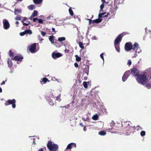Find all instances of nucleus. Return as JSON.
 I'll return each instance as SVG.
<instances>
[{
	"label": "nucleus",
	"mask_w": 151,
	"mask_h": 151,
	"mask_svg": "<svg viewBox=\"0 0 151 151\" xmlns=\"http://www.w3.org/2000/svg\"><path fill=\"white\" fill-rule=\"evenodd\" d=\"M74 66H75L76 67V68H77V67H78V64L77 63H74Z\"/></svg>",
	"instance_id": "nucleus-54"
},
{
	"label": "nucleus",
	"mask_w": 151,
	"mask_h": 151,
	"mask_svg": "<svg viewBox=\"0 0 151 151\" xmlns=\"http://www.w3.org/2000/svg\"><path fill=\"white\" fill-rule=\"evenodd\" d=\"M43 150L42 148H41L40 149H39L38 151H43Z\"/></svg>",
	"instance_id": "nucleus-63"
},
{
	"label": "nucleus",
	"mask_w": 151,
	"mask_h": 151,
	"mask_svg": "<svg viewBox=\"0 0 151 151\" xmlns=\"http://www.w3.org/2000/svg\"><path fill=\"white\" fill-rule=\"evenodd\" d=\"M52 44L56 46L57 47H58V46L59 45L58 43L57 42H54V43H52Z\"/></svg>",
	"instance_id": "nucleus-50"
},
{
	"label": "nucleus",
	"mask_w": 151,
	"mask_h": 151,
	"mask_svg": "<svg viewBox=\"0 0 151 151\" xmlns=\"http://www.w3.org/2000/svg\"><path fill=\"white\" fill-rule=\"evenodd\" d=\"M37 11L36 10L34 11L33 13L31 15V17H33L36 16L37 15Z\"/></svg>",
	"instance_id": "nucleus-24"
},
{
	"label": "nucleus",
	"mask_w": 151,
	"mask_h": 151,
	"mask_svg": "<svg viewBox=\"0 0 151 151\" xmlns=\"http://www.w3.org/2000/svg\"><path fill=\"white\" fill-rule=\"evenodd\" d=\"M51 80L52 81H56L58 83H61V81L60 79H57V78H56L55 77H52L51 78Z\"/></svg>",
	"instance_id": "nucleus-20"
},
{
	"label": "nucleus",
	"mask_w": 151,
	"mask_h": 151,
	"mask_svg": "<svg viewBox=\"0 0 151 151\" xmlns=\"http://www.w3.org/2000/svg\"><path fill=\"white\" fill-rule=\"evenodd\" d=\"M64 21V19H63L62 20H60L59 21H57L56 22V23L58 25H61L63 24Z\"/></svg>",
	"instance_id": "nucleus-17"
},
{
	"label": "nucleus",
	"mask_w": 151,
	"mask_h": 151,
	"mask_svg": "<svg viewBox=\"0 0 151 151\" xmlns=\"http://www.w3.org/2000/svg\"><path fill=\"white\" fill-rule=\"evenodd\" d=\"M145 134V131H143L140 132V135L142 136H143Z\"/></svg>",
	"instance_id": "nucleus-38"
},
{
	"label": "nucleus",
	"mask_w": 151,
	"mask_h": 151,
	"mask_svg": "<svg viewBox=\"0 0 151 151\" xmlns=\"http://www.w3.org/2000/svg\"><path fill=\"white\" fill-rule=\"evenodd\" d=\"M52 31L53 32H55V29L54 28H52Z\"/></svg>",
	"instance_id": "nucleus-60"
},
{
	"label": "nucleus",
	"mask_w": 151,
	"mask_h": 151,
	"mask_svg": "<svg viewBox=\"0 0 151 151\" xmlns=\"http://www.w3.org/2000/svg\"><path fill=\"white\" fill-rule=\"evenodd\" d=\"M26 34V32L25 31L23 32H21L20 33V35L21 36H23Z\"/></svg>",
	"instance_id": "nucleus-44"
},
{
	"label": "nucleus",
	"mask_w": 151,
	"mask_h": 151,
	"mask_svg": "<svg viewBox=\"0 0 151 151\" xmlns=\"http://www.w3.org/2000/svg\"><path fill=\"white\" fill-rule=\"evenodd\" d=\"M124 0H115L114 1V3L115 4V5H116V10L117 9V7L116 6V4L122 3L123 1Z\"/></svg>",
	"instance_id": "nucleus-16"
},
{
	"label": "nucleus",
	"mask_w": 151,
	"mask_h": 151,
	"mask_svg": "<svg viewBox=\"0 0 151 151\" xmlns=\"http://www.w3.org/2000/svg\"><path fill=\"white\" fill-rule=\"evenodd\" d=\"M5 84V81H3L0 84L1 85H4Z\"/></svg>",
	"instance_id": "nucleus-55"
},
{
	"label": "nucleus",
	"mask_w": 151,
	"mask_h": 151,
	"mask_svg": "<svg viewBox=\"0 0 151 151\" xmlns=\"http://www.w3.org/2000/svg\"><path fill=\"white\" fill-rule=\"evenodd\" d=\"M9 55L11 57H12L13 56V53L12 52L11 50L9 51Z\"/></svg>",
	"instance_id": "nucleus-51"
},
{
	"label": "nucleus",
	"mask_w": 151,
	"mask_h": 151,
	"mask_svg": "<svg viewBox=\"0 0 151 151\" xmlns=\"http://www.w3.org/2000/svg\"><path fill=\"white\" fill-rule=\"evenodd\" d=\"M108 15V13L104 12L101 13H99L98 15L99 18L97 19H100L101 20H102V19H101L102 17H106Z\"/></svg>",
	"instance_id": "nucleus-13"
},
{
	"label": "nucleus",
	"mask_w": 151,
	"mask_h": 151,
	"mask_svg": "<svg viewBox=\"0 0 151 151\" xmlns=\"http://www.w3.org/2000/svg\"><path fill=\"white\" fill-rule=\"evenodd\" d=\"M16 100L14 99H13L12 100H8L5 103V106H8L9 104L12 105V107L14 108L16 107L15 104Z\"/></svg>",
	"instance_id": "nucleus-4"
},
{
	"label": "nucleus",
	"mask_w": 151,
	"mask_h": 151,
	"mask_svg": "<svg viewBox=\"0 0 151 151\" xmlns=\"http://www.w3.org/2000/svg\"><path fill=\"white\" fill-rule=\"evenodd\" d=\"M88 69H87L85 72V73L88 76Z\"/></svg>",
	"instance_id": "nucleus-52"
},
{
	"label": "nucleus",
	"mask_w": 151,
	"mask_h": 151,
	"mask_svg": "<svg viewBox=\"0 0 151 151\" xmlns=\"http://www.w3.org/2000/svg\"><path fill=\"white\" fill-rule=\"evenodd\" d=\"M106 134V132L104 131H100L99 132V134L101 135H104Z\"/></svg>",
	"instance_id": "nucleus-30"
},
{
	"label": "nucleus",
	"mask_w": 151,
	"mask_h": 151,
	"mask_svg": "<svg viewBox=\"0 0 151 151\" xmlns=\"http://www.w3.org/2000/svg\"><path fill=\"white\" fill-rule=\"evenodd\" d=\"M79 46L82 49L84 48V47L83 46V43L81 42H80L78 43Z\"/></svg>",
	"instance_id": "nucleus-33"
},
{
	"label": "nucleus",
	"mask_w": 151,
	"mask_h": 151,
	"mask_svg": "<svg viewBox=\"0 0 151 151\" xmlns=\"http://www.w3.org/2000/svg\"><path fill=\"white\" fill-rule=\"evenodd\" d=\"M27 19V18L26 17H24L23 19L21 21V22L22 23L26 21Z\"/></svg>",
	"instance_id": "nucleus-42"
},
{
	"label": "nucleus",
	"mask_w": 151,
	"mask_h": 151,
	"mask_svg": "<svg viewBox=\"0 0 151 151\" xmlns=\"http://www.w3.org/2000/svg\"><path fill=\"white\" fill-rule=\"evenodd\" d=\"M7 64L8 66L9 67H11L12 66V63L11 59L9 58L7 60Z\"/></svg>",
	"instance_id": "nucleus-19"
},
{
	"label": "nucleus",
	"mask_w": 151,
	"mask_h": 151,
	"mask_svg": "<svg viewBox=\"0 0 151 151\" xmlns=\"http://www.w3.org/2000/svg\"><path fill=\"white\" fill-rule=\"evenodd\" d=\"M49 103V104L50 105L53 106L54 105V103L52 100H50Z\"/></svg>",
	"instance_id": "nucleus-46"
},
{
	"label": "nucleus",
	"mask_w": 151,
	"mask_h": 151,
	"mask_svg": "<svg viewBox=\"0 0 151 151\" xmlns=\"http://www.w3.org/2000/svg\"><path fill=\"white\" fill-rule=\"evenodd\" d=\"M148 82H146L144 86L147 89H150L151 88V83Z\"/></svg>",
	"instance_id": "nucleus-18"
},
{
	"label": "nucleus",
	"mask_w": 151,
	"mask_h": 151,
	"mask_svg": "<svg viewBox=\"0 0 151 151\" xmlns=\"http://www.w3.org/2000/svg\"><path fill=\"white\" fill-rule=\"evenodd\" d=\"M98 116L97 114L94 115L92 117V119L94 120H96L98 119Z\"/></svg>",
	"instance_id": "nucleus-28"
},
{
	"label": "nucleus",
	"mask_w": 151,
	"mask_h": 151,
	"mask_svg": "<svg viewBox=\"0 0 151 151\" xmlns=\"http://www.w3.org/2000/svg\"><path fill=\"white\" fill-rule=\"evenodd\" d=\"M15 23H16V24H17L16 26L17 27H18V26H19L18 24H19V22L18 21H16V22Z\"/></svg>",
	"instance_id": "nucleus-56"
},
{
	"label": "nucleus",
	"mask_w": 151,
	"mask_h": 151,
	"mask_svg": "<svg viewBox=\"0 0 151 151\" xmlns=\"http://www.w3.org/2000/svg\"><path fill=\"white\" fill-rule=\"evenodd\" d=\"M75 57L76 58V60L77 61L79 62L81 60V58L79 57L77 55H76Z\"/></svg>",
	"instance_id": "nucleus-29"
},
{
	"label": "nucleus",
	"mask_w": 151,
	"mask_h": 151,
	"mask_svg": "<svg viewBox=\"0 0 151 151\" xmlns=\"http://www.w3.org/2000/svg\"><path fill=\"white\" fill-rule=\"evenodd\" d=\"M83 130L84 131H85L86 130V128L85 126H84V128H83Z\"/></svg>",
	"instance_id": "nucleus-59"
},
{
	"label": "nucleus",
	"mask_w": 151,
	"mask_h": 151,
	"mask_svg": "<svg viewBox=\"0 0 151 151\" xmlns=\"http://www.w3.org/2000/svg\"><path fill=\"white\" fill-rule=\"evenodd\" d=\"M40 32L42 35L43 36H45L46 34V33L45 32H43L42 31H41Z\"/></svg>",
	"instance_id": "nucleus-41"
},
{
	"label": "nucleus",
	"mask_w": 151,
	"mask_h": 151,
	"mask_svg": "<svg viewBox=\"0 0 151 151\" xmlns=\"http://www.w3.org/2000/svg\"><path fill=\"white\" fill-rule=\"evenodd\" d=\"M148 29L147 28H145V30L146 32L147 33L148 32L150 34V35L151 36V31L150 30H149L148 31Z\"/></svg>",
	"instance_id": "nucleus-39"
},
{
	"label": "nucleus",
	"mask_w": 151,
	"mask_h": 151,
	"mask_svg": "<svg viewBox=\"0 0 151 151\" xmlns=\"http://www.w3.org/2000/svg\"><path fill=\"white\" fill-rule=\"evenodd\" d=\"M62 55L59 52H53L52 54V58L54 59H56L62 56Z\"/></svg>",
	"instance_id": "nucleus-9"
},
{
	"label": "nucleus",
	"mask_w": 151,
	"mask_h": 151,
	"mask_svg": "<svg viewBox=\"0 0 151 151\" xmlns=\"http://www.w3.org/2000/svg\"><path fill=\"white\" fill-rule=\"evenodd\" d=\"M22 23L24 25L27 26H28L29 24H31V23L30 21H27V23L23 22Z\"/></svg>",
	"instance_id": "nucleus-36"
},
{
	"label": "nucleus",
	"mask_w": 151,
	"mask_h": 151,
	"mask_svg": "<svg viewBox=\"0 0 151 151\" xmlns=\"http://www.w3.org/2000/svg\"><path fill=\"white\" fill-rule=\"evenodd\" d=\"M150 79H148L144 73L139 74L137 76L136 80L137 82L140 84L144 85L146 82H148Z\"/></svg>",
	"instance_id": "nucleus-1"
},
{
	"label": "nucleus",
	"mask_w": 151,
	"mask_h": 151,
	"mask_svg": "<svg viewBox=\"0 0 151 151\" xmlns=\"http://www.w3.org/2000/svg\"><path fill=\"white\" fill-rule=\"evenodd\" d=\"M47 82H49V81L48 80L47 78H45L42 79V81H40V83H42L43 82V84L45 83H46Z\"/></svg>",
	"instance_id": "nucleus-22"
},
{
	"label": "nucleus",
	"mask_w": 151,
	"mask_h": 151,
	"mask_svg": "<svg viewBox=\"0 0 151 151\" xmlns=\"http://www.w3.org/2000/svg\"><path fill=\"white\" fill-rule=\"evenodd\" d=\"M65 39V37H62L59 38L58 39V40L59 42H61L62 41H64Z\"/></svg>",
	"instance_id": "nucleus-31"
},
{
	"label": "nucleus",
	"mask_w": 151,
	"mask_h": 151,
	"mask_svg": "<svg viewBox=\"0 0 151 151\" xmlns=\"http://www.w3.org/2000/svg\"><path fill=\"white\" fill-rule=\"evenodd\" d=\"M27 8L29 10H32L35 8V6L34 5H31L28 6Z\"/></svg>",
	"instance_id": "nucleus-21"
},
{
	"label": "nucleus",
	"mask_w": 151,
	"mask_h": 151,
	"mask_svg": "<svg viewBox=\"0 0 151 151\" xmlns=\"http://www.w3.org/2000/svg\"><path fill=\"white\" fill-rule=\"evenodd\" d=\"M21 16L20 15L17 16L15 18L16 20H21Z\"/></svg>",
	"instance_id": "nucleus-34"
},
{
	"label": "nucleus",
	"mask_w": 151,
	"mask_h": 151,
	"mask_svg": "<svg viewBox=\"0 0 151 151\" xmlns=\"http://www.w3.org/2000/svg\"><path fill=\"white\" fill-rule=\"evenodd\" d=\"M130 70L126 71L123 75L122 77V80L123 82L125 81L127 79L128 77L130 75Z\"/></svg>",
	"instance_id": "nucleus-8"
},
{
	"label": "nucleus",
	"mask_w": 151,
	"mask_h": 151,
	"mask_svg": "<svg viewBox=\"0 0 151 151\" xmlns=\"http://www.w3.org/2000/svg\"><path fill=\"white\" fill-rule=\"evenodd\" d=\"M49 151H56L58 148V145L51 141H49L47 145Z\"/></svg>",
	"instance_id": "nucleus-2"
},
{
	"label": "nucleus",
	"mask_w": 151,
	"mask_h": 151,
	"mask_svg": "<svg viewBox=\"0 0 151 151\" xmlns=\"http://www.w3.org/2000/svg\"><path fill=\"white\" fill-rule=\"evenodd\" d=\"M80 125L81 126V127H83V126H84V125H83V124L82 123H80Z\"/></svg>",
	"instance_id": "nucleus-57"
},
{
	"label": "nucleus",
	"mask_w": 151,
	"mask_h": 151,
	"mask_svg": "<svg viewBox=\"0 0 151 151\" xmlns=\"http://www.w3.org/2000/svg\"><path fill=\"white\" fill-rule=\"evenodd\" d=\"M89 82H84L83 83V86L84 87L86 88H87V86H88V84L87 83H88Z\"/></svg>",
	"instance_id": "nucleus-32"
},
{
	"label": "nucleus",
	"mask_w": 151,
	"mask_h": 151,
	"mask_svg": "<svg viewBox=\"0 0 151 151\" xmlns=\"http://www.w3.org/2000/svg\"><path fill=\"white\" fill-rule=\"evenodd\" d=\"M33 1L35 4H38L41 3L42 0H33Z\"/></svg>",
	"instance_id": "nucleus-26"
},
{
	"label": "nucleus",
	"mask_w": 151,
	"mask_h": 151,
	"mask_svg": "<svg viewBox=\"0 0 151 151\" xmlns=\"http://www.w3.org/2000/svg\"><path fill=\"white\" fill-rule=\"evenodd\" d=\"M29 50L32 53H35L37 51L36 49V43H35L28 46Z\"/></svg>",
	"instance_id": "nucleus-5"
},
{
	"label": "nucleus",
	"mask_w": 151,
	"mask_h": 151,
	"mask_svg": "<svg viewBox=\"0 0 151 151\" xmlns=\"http://www.w3.org/2000/svg\"><path fill=\"white\" fill-rule=\"evenodd\" d=\"M132 49L135 51V52L136 53L137 52L139 53L141 52L139 48V45L137 43H134L133 47L132 46Z\"/></svg>",
	"instance_id": "nucleus-7"
},
{
	"label": "nucleus",
	"mask_w": 151,
	"mask_h": 151,
	"mask_svg": "<svg viewBox=\"0 0 151 151\" xmlns=\"http://www.w3.org/2000/svg\"><path fill=\"white\" fill-rule=\"evenodd\" d=\"M73 147L75 148L76 147V144L73 143H71L67 146L66 149H70L72 148V147Z\"/></svg>",
	"instance_id": "nucleus-15"
},
{
	"label": "nucleus",
	"mask_w": 151,
	"mask_h": 151,
	"mask_svg": "<svg viewBox=\"0 0 151 151\" xmlns=\"http://www.w3.org/2000/svg\"><path fill=\"white\" fill-rule=\"evenodd\" d=\"M131 64H132L131 61L130 60H128L127 64L129 65H131Z\"/></svg>",
	"instance_id": "nucleus-45"
},
{
	"label": "nucleus",
	"mask_w": 151,
	"mask_h": 151,
	"mask_svg": "<svg viewBox=\"0 0 151 151\" xmlns=\"http://www.w3.org/2000/svg\"><path fill=\"white\" fill-rule=\"evenodd\" d=\"M122 37V34H120L117 36L114 41V44L116 50L118 52H119L120 51V48L118 44L121 42Z\"/></svg>",
	"instance_id": "nucleus-3"
},
{
	"label": "nucleus",
	"mask_w": 151,
	"mask_h": 151,
	"mask_svg": "<svg viewBox=\"0 0 151 151\" xmlns=\"http://www.w3.org/2000/svg\"><path fill=\"white\" fill-rule=\"evenodd\" d=\"M38 21L39 23L42 24L43 23V21L42 19H38Z\"/></svg>",
	"instance_id": "nucleus-48"
},
{
	"label": "nucleus",
	"mask_w": 151,
	"mask_h": 151,
	"mask_svg": "<svg viewBox=\"0 0 151 151\" xmlns=\"http://www.w3.org/2000/svg\"><path fill=\"white\" fill-rule=\"evenodd\" d=\"M38 19L37 18H34L33 19V21L34 22H35L36 20H38Z\"/></svg>",
	"instance_id": "nucleus-53"
},
{
	"label": "nucleus",
	"mask_w": 151,
	"mask_h": 151,
	"mask_svg": "<svg viewBox=\"0 0 151 151\" xmlns=\"http://www.w3.org/2000/svg\"><path fill=\"white\" fill-rule=\"evenodd\" d=\"M91 39L92 40H97L98 38L96 36H93L91 38Z\"/></svg>",
	"instance_id": "nucleus-47"
},
{
	"label": "nucleus",
	"mask_w": 151,
	"mask_h": 151,
	"mask_svg": "<svg viewBox=\"0 0 151 151\" xmlns=\"http://www.w3.org/2000/svg\"><path fill=\"white\" fill-rule=\"evenodd\" d=\"M101 1H102V3H103V4H104V3L105 2V0H101Z\"/></svg>",
	"instance_id": "nucleus-64"
},
{
	"label": "nucleus",
	"mask_w": 151,
	"mask_h": 151,
	"mask_svg": "<svg viewBox=\"0 0 151 151\" xmlns=\"http://www.w3.org/2000/svg\"><path fill=\"white\" fill-rule=\"evenodd\" d=\"M3 27L5 29H8L10 27V24L8 20L6 19H4L3 20Z\"/></svg>",
	"instance_id": "nucleus-6"
},
{
	"label": "nucleus",
	"mask_w": 151,
	"mask_h": 151,
	"mask_svg": "<svg viewBox=\"0 0 151 151\" xmlns=\"http://www.w3.org/2000/svg\"><path fill=\"white\" fill-rule=\"evenodd\" d=\"M23 58V57L20 55L15 56L13 59L15 61H21Z\"/></svg>",
	"instance_id": "nucleus-14"
},
{
	"label": "nucleus",
	"mask_w": 151,
	"mask_h": 151,
	"mask_svg": "<svg viewBox=\"0 0 151 151\" xmlns=\"http://www.w3.org/2000/svg\"><path fill=\"white\" fill-rule=\"evenodd\" d=\"M25 32H26V34H28L29 35H31L32 33V31L30 29H27L25 31Z\"/></svg>",
	"instance_id": "nucleus-27"
},
{
	"label": "nucleus",
	"mask_w": 151,
	"mask_h": 151,
	"mask_svg": "<svg viewBox=\"0 0 151 151\" xmlns=\"http://www.w3.org/2000/svg\"><path fill=\"white\" fill-rule=\"evenodd\" d=\"M69 12L70 15H71V16H73V11H72L71 8L69 9Z\"/></svg>",
	"instance_id": "nucleus-35"
},
{
	"label": "nucleus",
	"mask_w": 151,
	"mask_h": 151,
	"mask_svg": "<svg viewBox=\"0 0 151 151\" xmlns=\"http://www.w3.org/2000/svg\"><path fill=\"white\" fill-rule=\"evenodd\" d=\"M37 37L39 39H40L41 38L40 35H38Z\"/></svg>",
	"instance_id": "nucleus-61"
},
{
	"label": "nucleus",
	"mask_w": 151,
	"mask_h": 151,
	"mask_svg": "<svg viewBox=\"0 0 151 151\" xmlns=\"http://www.w3.org/2000/svg\"><path fill=\"white\" fill-rule=\"evenodd\" d=\"M60 98V96H57V97H56V100H58Z\"/></svg>",
	"instance_id": "nucleus-58"
},
{
	"label": "nucleus",
	"mask_w": 151,
	"mask_h": 151,
	"mask_svg": "<svg viewBox=\"0 0 151 151\" xmlns=\"http://www.w3.org/2000/svg\"><path fill=\"white\" fill-rule=\"evenodd\" d=\"M53 19V16H49L47 18L46 20H52Z\"/></svg>",
	"instance_id": "nucleus-37"
},
{
	"label": "nucleus",
	"mask_w": 151,
	"mask_h": 151,
	"mask_svg": "<svg viewBox=\"0 0 151 151\" xmlns=\"http://www.w3.org/2000/svg\"><path fill=\"white\" fill-rule=\"evenodd\" d=\"M125 50L127 51H129L132 49V45L130 42H127L125 46Z\"/></svg>",
	"instance_id": "nucleus-10"
},
{
	"label": "nucleus",
	"mask_w": 151,
	"mask_h": 151,
	"mask_svg": "<svg viewBox=\"0 0 151 151\" xmlns=\"http://www.w3.org/2000/svg\"><path fill=\"white\" fill-rule=\"evenodd\" d=\"M87 20L89 21V24L90 25L92 23H98L101 22V20L100 19H96L95 20H92L91 19H87Z\"/></svg>",
	"instance_id": "nucleus-12"
},
{
	"label": "nucleus",
	"mask_w": 151,
	"mask_h": 151,
	"mask_svg": "<svg viewBox=\"0 0 151 151\" xmlns=\"http://www.w3.org/2000/svg\"><path fill=\"white\" fill-rule=\"evenodd\" d=\"M54 37L53 36H51L49 37V40L51 42V44L54 43Z\"/></svg>",
	"instance_id": "nucleus-23"
},
{
	"label": "nucleus",
	"mask_w": 151,
	"mask_h": 151,
	"mask_svg": "<svg viewBox=\"0 0 151 151\" xmlns=\"http://www.w3.org/2000/svg\"><path fill=\"white\" fill-rule=\"evenodd\" d=\"M84 121H89V120H90V119L89 118H87L86 119H84V118H83L82 119Z\"/></svg>",
	"instance_id": "nucleus-49"
},
{
	"label": "nucleus",
	"mask_w": 151,
	"mask_h": 151,
	"mask_svg": "<svg viewBox=\"0 0 151 151\" xmlns=\"http://www.w3.org/2000/svg\"><path fill=\"white\" fill-rule=\"evenodd\" d=\"M22 12V10L21 9H15L14 10V14L15 15H16V13L18 12L19 13H21Z\"/></svg>",
	"instance_id": "nucleus-25"
},
{
	"label": "nucleus",
	"mask_w": 151,
	"mask_h": 151,
	"mask_svg": "<svg viewBox=\"0 0 151 151\" xmlns=\"http://www.w3.org/2000/svg\"><path fill=\"white\" fill-rule=\"evenodd\" d=\"M104 4H103V3H102V4H101L100 6V12H101V10L103 9L104 7Z\"/></svg>",
	"instance_id": "nucleus-40"
},
{
	"label": "nucleus",
	"mask_w": 151,
	"mask_h": 151,
	"mask_svg": "<svg viewBox=\"0 0 151 151\" xmlns=\"http://www.w3.org/2000/svg\"><path fill=\"white\" fill-rule=\"evenodd\" d=\"M103 55H104L103 53H102L100 55V57L103 60V62H104V60Z\"/></svg>",
	"instance_id": "nucleus-43"
},
{
	"label": "nucleus",
	"mask_w": 151,
	"mask_h": 151,
	"mask_svg": "<svg viewBox=\"0 0 151 151\" xmlns=\"http://www.w3.org/2000/svg\"><path fill=\"white\" fill-rule=\"evenodd\" d=\"M87 79V76H85L84 77V79L85 80H86Z\"/></svg>",
	"instance_id": "nucleus-62"
},
{
	"label": "nucleus",
	"mask_w": 151,
	"mask_h": 151,
	"mask_svg": "<svg viewBox=\"0 0 151 151\" xmlns=\"http://www.w3.org/2000/svg\"><path fill=\"white\" fill-rule=\"evenodd\" d=\"M131 73L133 76H137L139 74L138 70L136 68H133L131 70Z\"/></svg>",
	"instance_id": "nucleus-11"
}]
</instances>
